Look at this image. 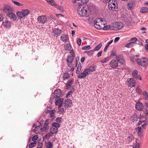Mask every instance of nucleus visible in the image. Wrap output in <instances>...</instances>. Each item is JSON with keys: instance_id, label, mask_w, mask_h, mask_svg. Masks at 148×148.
<instances>
[{"instance_id": "45", "label": "nucleus", "mask_w": 148, "mask_h": 148, "mask_svg": "<svg viewBox=\"0 0 148 148\" xmlns=\"http://www.w3.org/2000/svg\"><path fill=\"white\" fill-rule=\"evenodd\" d=\"M90 48V45H88L83 47L82 48L83 50H88Z\"/></svg>"}, {"instance_id": "8", "label": "nucleus", "mask_w": 148, "mask_h": 148, "mask_svg": "<svg viewBox=\"0 0 148 148\" xmlns=\"http://www.w3.org/2000/svg\"><path fill=\"white\" fill-rule=\"evenodd\" d=\"M37 19L39 22L42 24L45 23L47 21L46 17L44 15L38 16Z\"/></svg>"}, {"instance_id": "27", "label": "nucleus", "mask_w": 148, "mask_h": 148, "mask_svg": "<svg viewBox=\"0 0 148 148\" xmlns=\"http://www.w3.org/2000/svg\"><path fill=\"white\" fill-rule=\"evenodd\" d=\"M42 126L41 125L37 126L35 127L34 131L36 133L42 132Z\"/></svg>"}, {"instance_id": "12", "label": "nucleus", "mask_w": 148, "mask_h": 148, "mask_svg": "<svg viewBox=\"0 0 148 148\" xmlns=\"http://www.w3.org/2000/svg\"><path fill=\"white\" fill-rule=\"evenodd\" d=\"M49 120L47 119L44 123L43 127L42 126V132L45 130H47L48 129L49 127L48 125H49Z\"/></svg>"}, {"instance_id": "9", "label": "nucleus", "mask_w": 148, "mask_h": 148, "mask_svg": "<svg viewBox=\"0 0 148 148\" xmlns=\"http://www.w3.org/2000/svg\"><path fill=\"white\" fill-rule=\"evenodd\" d=\"M88 70L86 69H85L83 72L81 74H79L78 76V78H82L85 77L87 75H89V74L88 72Z\"/></svg>"}, {"instance_id": "4", "label": "nucleus", "mask_w": 148, "mask_h": 148, "mask_svg": "<svg viewBox=\"0 0 148 148\" xmlns=\"http://www.w3.org/2000/svg\"><path fill=\"white\" fill-rule=\"evenodd\" d=\"M113 30H118L122 29L123 27L122 24L120 22H115L112 24Z\"/></svg>"}, {"instance_id": "19", "label": "nucleus", "mask_w": 148, "mask_h": 148, "mask_svg": "<svg viewBox=\"0 0 148 148\" xmlns=\"http://www.w3.org/2000/svg\"><path fill=\"white\" fill-rule=\"evenodd\" d=\"M74 82V79H70L69 81L65 84L66 89H68L70 88L71 85L73 84Z\"/></svg>"}, {"instance_id": "47", "label": "nucleus", "mask_w": 148, "mask_h": 148, "mask_svg": "<svg viewBox=\"0 0 148 148\" xmlns=\"http://www.w3.org/2000/svg\"><path fill=\"white\" fill-rule=\"evenodd\" d=\"M138 57V55L137 56H134L133 57V58L132 57L131 58V61L132 62H135L137 58H136Z\"/></svg>"}, {"instance_id": "48", "label": "nucleus", "mask_w": 148, "mask_h": 148, "mask_svg": "<svg viewBox=\"0 0 148 148\" xmlns=\"http://www.w3.org/2000/svg\"><path fill=\"white\" fill-rule=\"evenodd\" d=\"M141 127H137L136 129V131L137 132L138 134H140V132H141Z\"/></svg>"}, {"instance_id": "46", "label": "nucleus", "mask_w": 148, "mask_h": 148, "mask_svg": "<svg viewBox=\"0 0 148 148\" xmlns=\"http://www.w3.org/2000/svg\"><path fill=\"white\" fill-rule=\"evenodd\" d=\"M61 107V106H60V107H58V109L59 111L60 112V114L62 113L64 110V108Z\"/></svg>"}, {"instance_id": "59", "label": "nucleus", "mask_w": 148, "mask_h": 148, "mask_svg": "<svg viewBox=\"0 0 148 148\" xmlns=\"http://www.w3.org/2000/svg\"><path fill=\"white\" fill-rule=\"evenodd\" d=\"M73 91H70L69 92L66 94V97L67 98L69 97V95L71 94L72 93Z\"/></svg>"}, {"instance_id": "15", "label": "nucleus", "mask_w": 148, "mask_h": 148, "mask_svg": "<svg viewBox=\"0 0 148 148\" xmlns=\"http://www.w3.org/2000/svg\"><path fill=\"white\" fill-rule=\"evenodd\" d=\"M61 93V91L60 89L56 90L54 91L53 96L54 98H56L60 97V96Z\"/></svg>"}, {"instance_id": "60", "label": "nucleus", "mask_w": 148, "mask_h": 148, "mask_svg": "<svg viewBox=\"0 0 148 148\" xmlns=\"http://www.w3.org/2000/svg\"><path fill=\"white\" fill-rule=\"evenodd\" d=\"M43 144L41 143H40L38 144V145L37 146L36 148H42Z\"/></svg>"}, {"instance_id": "53", "label": "nucleus", "mask_w": 148, "mask_h": 148, "mask_svg": "<svg viewBox=\"0 0 148 148\" xmlns=\"http://www.w3.org/2000/svg\"><path fill=\"white\" fill-rule=\"evenodd\" d=\"M94 50V49L90 50L88 52V55L89 56H91L93 53Z\"/></svg>"}, {"instance_id": "26", "label": "nucleus", "mask_w": 148, "mask_h": 148, "mask_svg": "<svg viewBox=\"0 0 148 148\" xmlns=\"http://www.w3.org/2000/svg\"><path fill=\"white\" fill-rule=\"evenodd\" d=\"M58 132V129L52 127L50 129V133L52 134H56Z\"/></svg>"}, {"instance_id": "6", "label": "nucleus", "mask_w": 148, "mask_h": 148, "mask_svg": "<svg viewBox=\"0 0 148 148\" xmlns=\"http://www.w3.org/2000/svg\"><path fill=\"white\" fill-rule=\"evenodd\" d=\"M74 57L72 55H68L66 61L68 63L67 64L68 66L71 67V66L72 63L73 61Z\"/></svg>"}, {"instance_id": "42", "label": "nucleus", "mask_w": 148, "mask_h": 148, "mask_svg": "<svg viewBox=\"0 0 148 148\" xmlns=\"http://www.w3.org/2000/svg\"><path fill=\"white\" fill-rule=\"evenodd\" d=\"M12 1L14 3V4L16 5L17 6H21L23 5V4H22L21 3H19V2H18L16 1L12 0Z\"/></svg>"}, {"instance_id": "52", "label": "nucleus", "mask_w": 148, "mask_h": 148, "mask_svg": "<svg viewBox=\"0 0 148 148\" xmlns=\"http://www.w3.org/2000/svg\"><path fill=\"white\" fill-rule=\"evenodd\" d=\"M138 71L136 70H134L132 73V75L133 76V77H135V75H138Z\"/></svg>"}, {"instance_id": "29", "label": "nucleus", "mask_w": 148, "mask_h": 148, "mask_svg": "<svg viewBox=\"0 0 148 148\" xmlns=\"http://www.w3.org/2000/svg\"><path fill=\"white\" fill-rule=\"evenodd\" d=\"M70 77L69 74L68 73H64L63 75V80H65L66 79H68Z\"/></svg>"}, {"instance_id": "13", "label": "nucleus", "mask_w": 148, "mask_h": 148, "mask_svg": "<svg viewBox=\"0 0 148 148\" xmlns=\"http://www.w3.org/2000/svg\"><path fill=\"white\" fill-rule=\"evenodd\" d=\"M72 102L71 100L69 99H67L64 101V106L66 108H68L72 104Z\"/></svg>"}, {"instance_id": "23", "label": "nucleus", "mask_w": 148, "mask_h": 148, "mask_svg": "<svg viewBox=\"0 0 148 148\" xmlns=\"http://www.w3.org/2000/svg\"><path fill=\"white\" fill-rule=\"evenodd\" d=\"M105 24V22L104 21V23H103L102 22H101L99 23V24H96V25L94 26L96 28L99 29L103 28Z\"/></svg>"}, {"instance_id": "43", "label": "nucleus", "mask_w": 148, "mask_h": 148, "mask_svg": "<svg viewBox=\"0 0 148 148\" xmlns=\"http://www.w3.org/2000/svg\"><path fill=\"white\" fill-rule=\"evenodd\" d=\"M38 135L34 136L32 138V140L34 142H36V140L38 139Z\"/></svg>"}, {"instance_id": "30", "label": "nucleus", "mask_w": 148, "mask_h": 148, "mask_svg": "<svg viewBox=\"0 0 148 148\" xmlns=\"http://www.w3.org/2000/svg\"><path fill=\"white\" fill-rule=\"evenodd\" d=\"M101 22H102L103 23H104V21L101 18H98L96 19L94 21V25H95L96 24H99V23Z\"/></svg>"}, {"instance_id": "56", "label": "nucleus", "mask_w": 148, "mask_h": 148, "mask_svg": "<svg viewBox=\"0 0 148 148\" xmlns=\"http://www.w3.org/2000/svg\"><path fill=\"white\" fill-rule=\"evenodd\" d=\"M80 1L82 3L85 4L88 2L89 0H80Z\"/></svg>"}, {"instance_id": "21", "label": "nucleus", "mask_w": 148, "mask_h": 148, "mask_svg": "<svg viewBox=\"0 0 148 148\" xmlns=\"http://www.w3.org/2000/svg\"><path fill=\"white\" fill-rule=\"evenodd\" d=\"M61 40L63 42H66L69 39V37L66 34H62L60 37Z\"/></svg>"}, {"instance_id": "20", "label": "nucleus", "mask_w": 148, "mask_h": 148, "mask_svg": "<svg viewBox=\"0 0 148 148\" xmlns=\"http://www.w3.org/2000/svg\"><path fill=\"white\" fill-rule=\"evenodd\" d=\"M55 104L58 106V107H60L62 106V102L61 100L60 97L56 98L55 99Z\"/></svg>"}, {"instance_id": "64", "label": "nucleus", "mask_w": 148, "mask_h": 148, "mask_svg": "<svg viewBox=\"0 0 148 148\" xmlns=\"http://www.w3.org/2000/svg\"><path fill=\"white\" fill-rule=\"evenodd\" d=\"M145 49L146 51L148 50V44H146L145 46Z\"/></svg>"}, {"instance_id": "33", "label": "nucleus", "mask_w": 148, "mask_h": 148, "mask_svg": "<svg viewBox=\"0 0 148 148\" xmlns=\"http://www.w3.org/2000/svg\"><path fill=\"white\" fill-rule=\"evenodd\" d=\"M64 48L66 50H70L71 49V45L69 44L66 43L64 45Z\"/></svg>"}, {"instance_id": "17", "label": "nucleus", "mask_w": 148, "mask_h": 148, "mask_svg": "<svg viewBox=\"0 0 148 148\" xmlns=\"http://www.w3.org/2000/svg\"><path fill=\"white\" fill-rule=\"evenodd\" d=\"M135 5V2L133 1H130L127 4V7L129 10H132Z\"/></svg>"}, {"instance_id": "34", "label": "nucleus", "mask_w": 148, "mask_h": 148, "mask_svg": "<svg viewBox=\"0 0 148 148\" xmlns=\"http://www.w3.org/2000/svg\"><path fill=\"white\" fill-rule=\"evenodd\" d=\"M102 43H99L97 46H96L94 50L95 51H98L101 48L102 46Z\"/></svg>"}, {"instance_id": "50", "label": "nucleus", "mask_w": 148, "mask_h": 148, "mask_svg": "<svg viewBox=\"0 0 148 148\" xmlns=\"http://www.w3.org/2000/svg\"><path fill=\"white\" fill-rule=\"evenodd\" d=\"M61 117H58L56 119V121L57 123H60L61 122Z\"/></svg>"}, {"instance_id": "39", "label": "nucleus", "mask_w": 148, "mask_h": 148, "mask_svg": "<svg viewBox=\"0 0 148 148\" xmlns=\"http://www.w3.org/2000/svg\"><path fill=\"white\" fill-rule=\"evenodd\" d=\"M55 7L58 9L59 10H60L61 12H62L63 11V9L62 7L61 6L57 4L55 6Z\"/></svg>"}, {"instance_id": "35", "label": "nucleus", "mask_w": 148, "mask_h": 148, "mask_svg": "<svg viewBox=\"0 0 148 148\" xmlns=\"http://www.w3.org/2000/svg\"><path fill=\"white\" fill-rule=\"evenodd\" d=\"M52 126L56 128H57L58 129V128L60 126V125L58 123H52Z\"/></svg>"}, {"instance_id": "57", "label": "nucleus", "mask_w": 148, "mask_h": 148, "mask_svg": "<svg viewBox=\"0 0 148 148\" xmlns=\"http://www.w3.org/2000/svg\"><path fill=\"white\" fill-rule=\"evenodd\" d=\"M82 40L80 38H78L77 39V43L79 46L81 44Z\"/></svg>"}, {"instance_id": "5", "label": "nucleus", "mask_w": 148, "mask_h": 148, "mask_svg": "<svg viewBox=\"0 0 148 148\" xmlns=\"http://www.w3.org/2000/svg\"><path fill=\"white\" fill-rule=\"evenodd\" d=\"M116 58L122 65H124L125 64V60L123 56L121 55L116 56Z\"/></svg>"}, {"instance_id": "63", "label": "nucleus", "mask_w": 148, "mask_h": 148, "mask_svg": "<svg viewBox=\"0 0 148 148\" xmlns=\"http://www.w3.org/2000/svg\"><path fill=\"white\" fill-rule=\"evenodd\" d=\"M136 91L137 93H138L139 94H140V90L138 87H137L136 88Z\"/></svg>"}, {"instance_id": "10", "label": "nucleus", "mask_w": 148, "mask_h": 148, "mask_svg": "<svg viewBox=\"0 0 148 148\" xmlns=\"http://www.w3.org/2000/svg\"><path fill=\"white\" fill-rule=\"evenodd\" d=\"M109 65L111 67L115 68L118 66V61L115 60H112L110 62Z\"/></svg>"}, {"instance_id": "41", "label": "nucleus", "mask_w": 148, "mask_h": 148, "mask_svg": "<svg viewBox=\"0 0 148 148\" xmlns=\"http://www.w3.org/2000/svg\"><path fill=\"white\" fill-rule=\"evenodd\" d=\"M53 144L50 141H49L47 144L46 148H52Z\"/></svg>"}, {"instance_id": "58", "label": "nucleus", "mask_w": 148, "mask_h": 148, "mask_svg": "<svg viewBox=\"0 0 148 148\" xmlns=\"http://www.w3.org/2000/svg\"><path fill=\"white\" fill-rule=\"evenodd\" d=\"M81 64L80 63H79L78 65L77 70L81 71Z\"/></svg>"}, {"instance_id": "1", "label": "nucleus", "mask_w": 148, "mask_h": 148, "mask_svg": "<svg viewBox=\"0 0 148 148\" xmlns=\"http://www.w3.org/2000/svg\"><path fill=\"white\" fill-rule=\"evenodd\" d=\"M89 10L86 7H83L82 9L79 8L78 13L80 17H87L89 15Z\"/></svg>"}, {"instance_id": "31", "label": "nucleus", "mask_w": 148, "mask_h": 148, "mask_svg": "<svg viewBox=\"0 0 148 148\" xmlns=\"http://www.w3.org/2000/svg\"><path fill=\"white\" fill-rule=\"evenodd\" d=\"M46 1L49 4L54 7L57 4L55 2L54 0H47Z\"/></svg>"}, {"instance_id": "28", "label": "nucleus", "mask_w": 148, "mask_h": 148, "mask_svg": "<svg viewBox=\"0 0 148 148\" xmlns=\"http://www.w3.org/2000/svg\"><path fill=\"white\" fill-rule=\"evenodd\" d=\"M113 27L112 25H108L106 26H104L103 29L104 30H107L110 29L113 30Z\"/></svg>"}, {"instance_id": "36", "label": "nucleus", "mask_w": 148, "mask_h": 148, "mask_svg": "<svg viewBox=\"0 0 148 148\" xmlns=\"http://www.w3.org/2000/svg\"><path fill=\"white\" fill-rule=\"evenodd\" d=\"M22 11L25 16L28 14L29 13V11L28 9L23 10Z\"/></svg>"}, {"instance_id": "16", "label": "nucleus", "mask_w": 148, "mask_h": 148, "mask_svg": "<svg viewBox=\"0 0 148 148\" xmlns=\"http://www.w3.org/2000/svg\"><path fill=\"white\" fill-rule=\"evenodd\" d=\"M7 16L11 19L16 20V17L15 14L12 12H8L7 14Z\"/></svg>"}, {"instance_id": "24", "label": "nucleus", "mask_w": 148, "mask_h": 148, "mask_svg": "<svg viewBox=\"0 0 148 148\" xmlns=\"http://www.w3.org/2000/svg\"><path fill=\"white\" fill-rule=\"evenodd\" d=\"M140 12L142 13H148V8L146 7H142L140 9Z\"/></svg>"}, {"instance_id": "61", "label": "nucleus", "mask_w": 148, "mask_h": 148, "mask_svg": "<svg viewBox=\"0 0 148 148\" xmlns=\"http://www.w3.org/2000/svg\"><path fill=\"white\" fill-rule=\"evenodd\" d=\"M120 38L119 37H116L114 40V43H116L119 40Z\"/></svg>"}, {"instance_id": "49", "label": "nucleus", "mask_w": 148, "mask_h": 148, "mask_svg": "<svg viewBox=\"0 0 148 148\" xmlns=\"http://www.w3.org/2000/svg\"><path fill=\"white\" fill-rule=\"evenodd\" d=\"M55 111V110H53L51 111V112H50V117H53L54 115V112Z\"/></svg>"}, {"instance_id": "7", "label": "nucleus", "mask_w": 148, "mask_h": 148, "mask_svg": "<svg viewBox=\"0 0 148 148\" xmlns=\"http://www.w3.org/2000/svg\"><path fill=\"white\" fill-rule=\"evenodd\" d=\"M62 32V30L58 28L54 29L52 32L54 36L56 37L60 36Z\"/></svg>"}, {"instance_id": "11", "label": "nucleus", "mask_w": 148, "mask_h": 148, "mask_svg": "<svg viewBox=\"0 0 148 148\" xmlns=\"http://www.w3.org/2000/svg\"><path fill=\"white\" fill-rule=\"evenodd\" d=\"M3 10L4 12L8 14V12H12V8L10 6L5 5L4 6Z\"/></svg>"}, {"instance_id": "51", "label": "nucleus", "mask_w": 148, "mask_h": 148, "mask_svg": "<svg viewBox=\"0 0 148 148\" xmlns=\"http://www.w3.org/2000/svg\"><path fill=\"white\" fill-rule=\"evenodd\" d=\"M131 119L132 120V121L133 122H134L135 121V120H136L137 119L136 116L134 115H132V116L131 117Z\"/></svg>"}, {"instance_id": "40", "label": "nucleus", "mask_w": 148, "mask_h": 148, "mask_svg": "<svg viewBox=\"0 0 148 148\" xmlns=\"http://www.w3.org/2000/svg\"><path fill=\"white\" fill-rule=\"evenodd\" d=\"M36 142H34L30 143L29 145V148H32L35 146V145L36 144Z\"/></svg>"}, {"instance_id": "44", "label": "nucleus", "mask_w": 148, "mask_h": 148, "mask_svg": "<svg viewBox=\"0 0 148 148\" xmlns=\"http://www.w3.org/2000/svg\"><path fill=\"white\" fill-rule=\"evenodd\" d=\"M140 144L139 143L136 142V143L134 144L133 148H139Z\"/></svg>"}, {"instance_id": "25", "label": "nucleus", "mask_w": 148, "mask_h": 148, "mask_svg": "<svg viewBox=\"0 0 148 148\" xmlns=\"http://www.w3.org/2000/svg\"><path fill=\"white\" fill-rule=\"evenodd\" d=\"M3 24L5 27H10L11 23L8 20H5L4 21H3Z\"/></svg>"}, {"instance_id": "3", "label": "nucleus", "mask_w": 148, "mask_h": 148, "mask_svg": "<svg viewBox=\"0 0 148 148\" xmlns=\"http://www.w3.org/2000/svg\"><path fill=\"white\" fill-rule=\"evenodd\" d=\"M136 62L138 65L142 66H146L148 64V60L146 58H143L140 59L137 58Z\"/></svg>"}, {"instance_id": "54", "label": "nucleus", "mask_w": 148, "mask_h": 148, "mask_svg": "<svg viewBox=\"0 0 148 148\" xmlns=\"http://www.w3.org/2000/svg\"><path fill=\"white\" fill-rule=\"evenodd\" d=\"M130 40L133 41V42H131V43H134L137 40V38L135 37L131 39Z\"/></svg>"}, {"instance_id": "62", "label": "nucleus", "mask_w": 148, "mask_h": 148, "mask_svg": "<svg viewBox=\"0 0 148 148\" xmlns=\"http://www.w3.org/2000/svg\"><path fill=\"white\" fill-rule=\"evenodd\" d=\"M102 51H100L97 54V56L98 57H100L102 55Z\"/></svg>"}, {"instance_id": "14", "label": "nucleus", "mask_w": 148, "mask_h": 148, "mask_svg": "<svg viewBox=\"0 0 148 148\" xmlns=\"http://www.w3.org/2000/svg\"><path fill=\"white\" fill-rule=\"evenodd\" d=\"M128 86L131 87H132L134 86L135 84V81L133 78L129 79H127Z\"/></svg>"}, {"instance_id": "38", "label": "nucleus", "mask_w": 148, "mask_h": 148, "mask_svg": "<svg viewBox=\"0 0 148 148\" xmlns=\"http://www.w3.org/2000/svg\"><path fill=\"white\" fill-rule=\"evenodd\" d=\"M110 58L109 57H106L104 58L101 61V63H104L107 62L109 60Z\"/></svg>"}, {"instance_id": "18", "label": "nucleus", "mask_w": 148, "mask_h": 148, "mask_svg": "<svg viewBox=\"0 0 148 148\" xmlns=\"http://www.w3.org/2000/svg\"><path fill=\"white\" fill-rule=\"evenodd\" d=\"M86 69L88 70V72H93L95 71L96 69V66L93 64L92 65L89 66L88 68H86Z\"/></svg>"}, {"instance_id": "22", "label": "nucleus", "mask_w": 148, "mask_h": 148, "mask_svg": "<svg viewBox=\"0 0 148 148\" xmlns=\"http://www.w3.org/2000/svg\"><path fill=\"white\" fill-rule=\"evenodd\" d=\"M135 107L137 110H140L143 108V104L140 102L137 103L136 104Z\"/></svg>"}, {"instance_id": "55", "label": "nucleus", "mask_w": 148, "mask_h": 148, "mask_svg": "<svg viewBox=\"0 0 148 148\" xmlns=\"http://www.w3.org/2000/svg\"><path fill=\"white\" fill-rule=\"evenodd\" d=\"M134 77L137 79H139L140 80H141V76L139 75L138 74L137 75H135V77Z\"/></svg>"}, {"instance_id": "2", "label": "nucleus", "mask_w": 148, "mask_h": 148, "mask_svg": "<svg viewBox=\"0 0 148 148\" xmlns=\"http://www.w3.org/2000/svg\"><path fill=\"white\" fill-rule=\"evenodd\" d=\"M108 7L110 10L116 11L118 8L116 0H110V2H109Z\"/></svg>"}, {"instance_id": "32", "label": "nucleus", "mask_w": 148, "mask_h": 148, "mask_svg": "<svg viewBox=\"0 0 148 148\" xmlns=\"http://www.w3.org/2000/svg\"><path fill=\"white\" fill-rule=\"evenodd\" d=\"M17 15L18 18H24L25 17L22 11L21 12H18V13H17Z\"/></svg>"}, {"instance_id": "37", "label": "nucleus", "mask_w": 148, "mask_h": 148, "mask_svg": "<svg viewBox=\"0 0 148 148\" xmlns=\"http://www.w3.org/2000/svg\"><path fill=\"white\" fill-rule=\"evenodd\" d=\"M143 95L144 96L145 99L148 100V93L146 91H144L143 92Z\"/></svg>"}]
</instances>
